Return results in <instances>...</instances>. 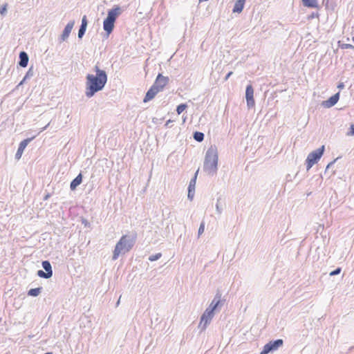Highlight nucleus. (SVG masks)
Instances as JSON below:
<instances>
[{
	"mask_svg": "<svg viewBox=\"0 0 354 354\" xmlns=\"http://www.w3.org/2000/svg\"><path fill=\"white\" fill-rule=\"evenodd\" d=\"M162 256L161 253H158V254H156L154 255H151L149 257V260L150 261H156L158 260L159 258H160Z\"/></svg>",
	"mask_w": 354,
	"mask_h": 354,
	"instance_id": "5701e85b",
	"label": "nucleus"
},
{
	"mask_svg": "<svg viewBox=\"0 0 354 354\" xmlns=\"http://www.w3.org/2000/svg\"><path fill=\"white\" fill-rule=\"evenodd\" d=\"M303 4L308 8H317L318 3L317 0H302Z\"/></svg>",
	"mask_w": 354,
	"mask_h": 354,
	"instance_id": "a211bd4d",
	"label": "nucleus"
},
{
	"mask_svg": "<svg viewBox=\"0 0 354 354\" xmlns=\"http://www.w3.org/2000/svg\"><path fill=\"white\" fill-rule=\"evenodd\" d=\"M82 181V174H79V175H77V176H76V178H75L74 180H73V181L71 183V185H70L71 189L72 190L75 189H76V187H77L79 185H80V184H81Z\"/></svg>",
	"mask_w": 354,
	"mask_h": 354,
	"instance_id": "f3484780",
	"label": "nucleus"
},
{
	"mask_svg": "<svg viewBox=\"0 0 354 354\" xmlns=\"http://www.w3.org/2000/svg\"><path fill=\"white\" fill-rule=\"evenodd\" d=\"M346 135L348 136H354V124H352L351 126H350V129L349 131L346 133Z\"/></svg>",
	"mask_w": 354,
	"mask_h": 354,
	"instance_id": "b1692460",
	"label": "nucleus"
},
{
	"mask_svg": "<svg viewBox=\"0 0 354 354\" xmlns=\"http://www.w3.org/2000/svg\"><path fill=\"white\" fill-rule=\"evenodd\" d=\"M19 58H20L19 65L21 67H26L28 65V55L26 54V53H25V52L20 53Z\"/></svg>",
	"mask_w": 354,
	"mask_h": 354,
	"instance_id": "dca6fc26",
	"label": "nucleus"
},
{
	"mask_svg": "<svg viewBox=\"0 0 354 354\" xmlns=\"http://www.w3.org/2000/svg\"><path fill=\"white\" fill-rule=\"evenodd\" d=\"M354 46L352 44H344L342 45V48L346 49V48H353Z\"/></svg>",
	"mask_w": 354,
	"mask_h": 354,
	"instance_id": "cd10ccee",
	"label": "nucleus"
},
{
	"mask_svg": "<svg viewBox=\"0 0 354 354\" xmlns=\"http://www.w3.org/2000/svg\"><path fill=\"white\" fill-rule=\"evenodd\" d=\"M341 272V268H337L336 270L332 271L330 273V276H333V275H336V274H339Z\"/></svg>",
	"mask_w": 354,
	"mask_h": 354,
	"instance_id": "bb28decb",
	"label": "nucleus"
},
{
	"mask_svg": "<svg viewBox=\"0 0 354 354\" xmlns=\"http://www.w3.org/2000/svg\"><path fill=\"white\" fill-rule=\"evenodd\" d=\"M86 28H85L84 26H80V28L79 32H78V37L80 38H81L83 36V35L84 34V32L86 31Z\"/></svg>",
	"mask_w": 354,
	"mask_h": 354,
	"instance_id": "393cba45",
	"label": "nucleus"
},
{
	"mask_svg": "<svg viewBox=\"0 0 354 354\" xmlns=\"http://www.w3.org/2000/svg\"><path fill=\"white\" fill-rule=\"evenodd\" d=\"M74 24H75L74 21H71V22L68 23V24L66 26V27L61 35V39L62 41L66 40L68 37V36L73 28Z\"/></svg>",
	"mask_w": 354,
	"mask_h": 354,
	"instance_id": "4468645a",
	"label": "nucleus"
},
{
	"mask_svg": "<svg viewBox=\"0 0 354 354\" xmlns=\"http://www.w3.org/2000/svg\"><path fill=\"white\" fill-rule=\"evenodd\" d=\"M95 75L88 74L86 75V95L91 97L95 93L101 91L105 86L107 81V75L104 71L100 68L97 64L94 68Z\"/></svg>",
	"mask_w": 354,
	"mask_h": 354,
	"instance_id": "f257e3e1",
	"label": "nucleus"
},
{
	"mask_svg": "<svg viewBox=\"0 0 354 354\" xmlns=\"http://www.w3.org/2000/svg\"><path fill=\"white\" fill-rule=\"evenodd\" d=\"M283 340L280 339L275 341H270L263 346L260 354H268L270 351L277 350L283 345Z\"/></svg>",
	"mask_w": 354,
	"mask_h": 354,
	"instance_id": "0eeeda50",
	"label": "nucleus"
},
{
	"mask_svg": "<svg viewBox=\"0 0 354 354\" xmlns=\"http://www.w3.org/2000/svg\"><path fill=\"white\" fill-rule=\"evenodd\" d=\"M32 138H27L20 142L18 150L15 154V158L17 160H19L21 158L25 148Z\"/></svg>",
	"mask_w": 354,
	"mask_h": 354,
	"instance_id": "f8f14e48",
	"label": "nucleus"
},
{
	"mask_svg": "<svg viewBox=\"0 0 354 354\" xmlns=\"http://www.w3.org/2000/svg\"><path fill=\"white\" fill-rule=\"evenodd\" d=\"M198 171H197L196 172L194 178L189 183V192H188V197H190V193L191 192H194L195 185H196V176H197V174H198Z\"/></svg>",
	"mask_w": 354,
	"mask_h": 354,
	"instance_id": "6ab92c4d",
	"label": "nucleus"
},
{
	"mask_svg": "<svg viewBox=\"0 0 354 354\" xmlns=\"http://www.w3.org/2000/svg\"><path fill=\"white\" fill-rule=\"evenodd\" d=\"M160 92L156 86L152 85L151 88L149 89V91L147 92L145 98L143 100V102L145 103L151 100L155 97V96Z\"/></svg>",
	"mask_w": 354,
	"mask_h": 354,
	"instance_id": "9b49d317",
	"label": "nucleus"
},
{
	"mask_svg": "<svg viewBox=\"0 0 354 354\" xmlns=\"http://www.w3.org/2000/svg\"><path fill=\"white\" fill-rule=\"evenodd\" d=\"M218 300L216 301H215V300H213L210 304L209 308L206 309L204 313L203 314L200 322V326H203V328H205L207 325L212 320L214 316V311L218 306Z\"/></svg>",
	"mask_w": 354,
	"mask_h": 354,
	"instance_id": "39448f33",
	"label": "nucleus"
},
{
	"mask_svg": "<svg viewBox=\"0 0 354 354\" xmlns=\"http://www.w3.org/2000/svg\"><path fill=\"white\" fill-rule=\"evenodd\" d=\"M324 146H322L318 149L310 153L306 160V169L309 170L318 160L324 153Z\"/></svg>",
	"mask_w": 354,
	"mask_h": 354,
	"instance_id": "423d86ee",
	"label": "nucleus"
},
{
	"mask_svg": "<svg viewBox=\"0 0 354 354\" xmlns=\"http://www.w3.org/2000/svg\"><path fill=\"white\" fill-rule=\"evenodd\" d=\"M121 9L119 6H115L108 12L107 17L104 20L103 28L107 35H110L113 30L116 18L120 15Z\"/></svg>",
	"mask_w": 354,
	"mask_h": 354,
	"instance_id": "7ed1b4c3",
	"label": "nucleus"
},
{
	"mask_svg": "<svg viewBox=\"0 0 354 354\" xmlns=\"http://www.w3.org/2000/svg\"><path fill=\"white\" fill-rule=\"evenodd\" d=\"M204 230H205V223L203 222L199 227L198 234L201 235V234H203L204 232Z\"/></svg>",
	"mask_w": 354,
	"mask_h": 354,
	"instance_id": "a878e982",
	"label": "nucleus"
},
{
	"mask_svg": "<svg viewBox=\"0 0 354 354\" xmlns=\"http://www.w3.org/2000/svg\"><path fill=\"white\" fill-rule=\"evenodd\" d=\"M41 288H32L28 290V295L29 296L36 297L41 292Z\"/></svg>",
	"mask_w": 354,
	"mask_h": 354,
	"instance_id": "aec40b11",
	"label": "nucleus"
},
{
	"mask_svg": "<svg viewBox=\"0 0 354 354\" xmlns=\"http://www.w3.org/2000/svg\"><path fill=\"white\" fill-rule=\"evenodd\" d=\"M6 10H7V5L5 4L3 7H1L0 8V13L3 14L4 12H6Z\"/></svg>",
	"mask_w": 354,
	"mask_h": 354,
	"instance_id": "c756f323",
	"label": "nucleus"
},
{
	"mask_svg": "<svg viewBox=\"0 0 354 354\" xmlns=\"http://www.w3.org/2000/svg\"><path fill=\"white\" fill-rule=\"evenodd\" d=\"M218 163V153L215 147H210L205 156V168L209 172L215 171Z\"/></svg>",
	"mask_w": 354,
	"mask_h": 354,
	"instance_id": "20e7f679",
	"label": "nucleus"
},
{
	"mask_svg": "<svg viewBox=\"0 0 354 354\" xmlns=\"http://www.w3.org/2000/svg\"><path fill=\"white\" fill-rule=\"evenodd\" d=\"M232 73H232V71L229 72V73L227 74V75L225 76V80H228V78H229V77L232 75Z\"/></svg>",
	"mask_w": 354,
	"mask_h": 354,
	"instance_id": "7c9ffc66",
	"label": "nucleus"
},
{
	"mask_svg": "<svg viewBox=\"0 0 354 354\" xmlns=\"http://www.w3.org/2000/svg\"><path fill=\"white\" fill-rule=\"evenodd\" d=\"M337 87L340 89H342L344 87V83L341 82L338 84Z\"/></svg>",
	"mask_w": 354,
	"mask_h": 354,
	"instance_id": "2f4dec72",
	"label": "nucleus"
},
{
	"mask_svg": "<svg viewBox=\"0 0 354 354\" xmlns=\"http://www.w3.org/2000/svg\"><path fill=\"white\" fill-rule=\"evenodd\" d=\"M86 26H87L86 17L84 16L83 18H82V25H81V26H84V27L86 28Z\"/></svg>",
	"mask_w": 354,
	"mask_h": 354,
	"instance_id": "c85d7f7f",
	"label": "nucleus"
},
{
	"mask_svg": "<svg viewBox=\"0 0 354 354\" xmlns=\"http://www.w3.org/2000/svg\"><path fill=\"white\" fill-rule=\"evenodd\" d=\"M136 237V236H134L131 239L127 235L122 236L115 245V250L113 251V259H117L120 254H125L128 252L132 248Z\"/></svg>",
	"mask_w": 354,
	"mask_h": 354,
	"instance_id": "f03ea898",
	"label": "nucleus"
},
{
	"mask_svg": "<svg viewBox=\"0 0 354 354\" xmlns=\"http://www.w3.org/2000/svg\"><path fill=\"white\" fill-rule=\"evenodd\" d=\"M245 0H237L234 4L233 12L240 13L244 7Z\"/></svg>",
	"mask_w": 354,
	"mask_h": 354,
	"instance_id": "2eb2a0df",
	"label": "nucleus"
},
{
	"mask_svg": "<svg viewBox=\"0 0 354 354\" xmlns=\"http://www.w3.org/2000/svg\"><path fill=\"white\" fill-rule=\"evenodd\" d=\"M194 138L198 142H202L204 139V134L201 132L196 131L194 134Z\"/></svg>",
	"mask_w": 354,
	"mask_h": 354,
	"instance_id": "412c9836",
	"label": "nucleus"
},
{
	"mask_svg": "<svg viewBox=\"0 0 354 354\" xmlns=\"http://www.w3.org/2000/svg\"><path fill=\"white\" fill-rule=\"evenodd\" d=\"M339 98V93H337L336 94L331 96L328 100L324 101L322 104L326 108L332 107L338 102Z\"/></svg>",
	"mask_w": 354,
	"mask_h": 354,
	"instance_id": "ddd939ff",
	"label": "nucleus"
},
{
	"mask_svg": "<svg viewBox=\"0 0 354 354\" xmlns=\"http://www.w3.org/2000/svg\"><path fill=\"white\" fill-rule=\"evenodd\" d=\"M42 266L46 272L40 270L37 272V275L44 279L50 278L53 275V270L50 262L48 261H44L42 262Z\"/></svg>",
	"mask_w": 354,
	"mask_h": 354,
	"instance_id": "6e6552de",
	"label": "nucleus"
},
{
	"mask_svg": "<svg viewBox=\"0 0 354 354\" xmlns=\"http://www.w3.org/2000/svg\"><path fill=\"white\" fill-rule=\"evenodd\" d=\"M169 80L168 77H165L160 73L158 75L153 85L156 86L160 91H162L169 83Z\"/></svg>",
	"mask_w": 354,
	"mask_h": 354,
	"instance_id": "1a4fd4ad",
	"label": "nucleus"
},
{
	"mask_svg": "<svg viewBox=\"0 0 354 354\" xmlns=\"http://www.w3.org/2000/svg\"><path fill=\"white\" fill-rule=\"evenodd\" d=\"M245 98L248 106L254 105V89L252 85H248L245 91Z\"/></svg>",
	"mask_w": 354,
	"mask_h": 354,
	"instance_id": "9d476101",
	"label": "nucleus"
},
{
	"mask_svg": "<svg viewBox=\"0 0 354 354\" xmlns=\"http://www.w3.org/2000/svg\"><path fill=\"white\" fill-rule=\"evenodd\" d=\"M194 194L192 192L190 193V198L192 199L193 198Z\"/></svg>",
	"mask_w": 354,
	"mask_h": 354,
	"instance_id": "473e14b6",
	"label": "nucleus"
},
{
	"mask_svg": "<svg viewBox=\"0 0 354 354\" xmlns=\"http://www.w3.org/2000/svg\"><path fill=\"white\" fill-rule=\"evenodd\" d=\"M187 107V106L185 104H181L178 105L176 108L177 113L178 115H180L186 109Z\"/></svg>",
	"mask_w": 354,
	"mask_h": 354,
	"instance_id": "4be33fe9",
	"label": "nucleus"
}]
</instances>
